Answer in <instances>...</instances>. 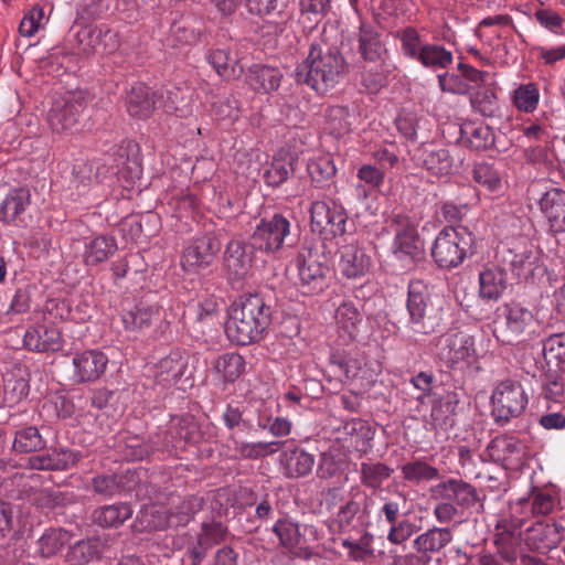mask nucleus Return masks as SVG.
<instances>
[{"label":"nucleus","mask_w":565,"mask_h":565,"mask_svg":"<svg viewBox=\"0 0 565 565\" xmlns=\"http://www.w3.org/2000/svg\"><path fill=\"white\" fill-rule=\"evenodd\" d=\"M522 523L519 521L518 524L513 525V529L502 526L501 523L497 525L499 531L494 535L493 544L495 546V553L507 564H514L521 556V539L514 531L521 527Z\"/></svg>","instance_id":"bb28decb"},{"label":"nucleus","mask_w":565,"mask_h":565,"mask_svg":"<svg viewBox=\"0 0 565 565\" xmlns=\"http://www.w3.org/2000/svg\"><path fill=\"white\" fill-rule=\"evenodd\" d=\"M359 53L366 62L382 60L386 52L385 44L381 40L377 30L370 23L361 22L358 32Z\"/></svg>","instance_id":"cd10ccee"},{"label":"nucleus","mask_w":565,"mask_h":565,"mask_svg":"<svg viewBox=\"0 0 565 565\" xmlns=\"http://www.w3.org/2000/svg\"><path fill=\"white\" fill-rule=\"evenodd\" d=\"M169 512L154 505L145 507L139 515L138 522L146 531H158L170 527Z\"/></svg>","instance_id":"5fc2aeb1"},{"label":"nucleus","mask_w":565,"mask_h":565,"mask_svg":"<svg viewBox=\"0 0 565 565\" xmlns=\"http://www.w3.org/2000/svg\"><path fill=\"white\" fill-rule=\"evenodd\" d=\"M190 93L188 89L174 87L166 90V111H175L179 116H185L189 113Z\"/></svg>","instance_id":"052dcab7"},{"label":"nucleus","mask_w":565,"mask_h":565,"mask_svg":"<svg viewBox=\"0 0 565 565\" xmlns=\"http://www.w3.org/2000/svg\"><path fill=\"white\" fill-rule=\"evenodd\" d=\"M209 63L226 81L237 79L243 74V66L226 50H213L207 55Z\"/></svg>","instance_id":"4c0bfd02"},{"label":"nucleus","mask_w":565,"mask_h":565,"mask_svg":"<svg viewBox=\"0 0 565 565\" xmlns=\"http://www.w3.org/2000/svg\"><path fill=\"white\" fill-rule=\"evenodd\" d=\"M454 540L452 530L449 527H437L426 530L413 541V547L417 553L429 555L439 553Z\"/></svg>","instance_id":"c756f323"},{"label":"nucleus","mask_w":565,"mask_h":565,"mask_svg":"<svg viewBox=\"0 0 565 565\" xmlns=\"http://www.w3.org/2000/svg\"><path fill=\"white\" fill-rule=\"evenodd\" d=\"M471 105L482 116L492 117L498 110V98L492 89L486 88L473 95Z\"/></svg>","instance_id":"0e129e2a"},{"label":"nucleus","mask_w":565,"mask_h":565,"mask_svg":"<svg viewBox=\"0 0 565 565\" xmlns=\"http://www.w3.org/2000/svg\"><path fill=\"white\" fill-rule=\"evenodd\" d=\"M339 253V268L347 278L356 279L370 270L371 258L360 246L347 244L340 248Z\"/></svg>","instance_id":"aec40b11"},{"label":"nucleus","mask_w":565,"mask_h":565,"mask_svg":"<svg viewBox=\"0 0 565 565\" xmlns=\"http://www.w3.org/2000/svg\"><path fill=\"white\" fill-rule=\"evenodd\" d=\"M188 354L173 351L161 359L156 365V379L159 383L174 384L181 380L188 371Z\"/></svg>","instance_id":"c85d7f7f"},{"label":"nucleus","mask_w":565,"mask_h":565,"mask_svg":"<svg viewBox=\"0 0 565 565\" xmlns=\"http://www.w3.org/2000/svg\"><path fill=\"white\" fill-rule=\"evenodd\" d=\"M436 500H447L459 509L467 510L475 507L480 498L477 489L462 479L449 478L430 488Z\"/></svg>","instance_id":"2eb2a0df"},{"label":"nucleus","mask_w":565,"mask_h":565,"mask_svg":"<svg viewBox=\"0 0 565 565\" xmlns=\"http://www.w3.org/2000/svg\"><path fill=\"white\" fill-rule=\"evenodd\" d=\"M30 204V192L18 188L11 190L0 202V222L10 224L19 218Z\"/></svg>","instance_id":"72a5a7b5"},{"label":"nucleus","mask_w":565,"mask_h":565,"mask_svg":"<svg viewBox=\"0 0 565 565\" xmlns=\"http://www.w3.org/2000/svg\"><path fill=\"white\" fill-rule=\"evenodd\" d=\"M493 333L502 343H519L533 332V313L519 303H505L497 309Z\"/></svg>","instance_id":"39448f33"},{"label":"nucleus","mask_w":565,"mask_h":565,"mask_svg":"<svg viewBox=\"0 0 565 565\" xmlns=\"http://www.w3.org/2000/svg\"><path fill=\"white\" fill-rule=\"evenodd\" d=\"M45 447V439L35 426L23 427L15 431L13 449L28 454L39 451Z\"/></svg>","instance_id":"a18cd8bd"},{"label":"nucleus","mask_w":565,"mask_h":565,"mask_svg":"<svg viewBox=\"0 0 565 565\" xmlns=\"http://www.w3.org/2000/svg\"><path fill=\"white\" fill-rule=\"evenodd\" d=\"M118 249L115 237L99 235L85 243L82 254L83 262L87 266H96L108 260Z\"/></svg>","instance_id":"7c9ffc66"},{"label":"nucleus","mask_w":565,"mask_h":565,"mask_svg":"<svg viewBox=\"0 0 565 565\" xmlns=\"http://www.w3.org/2000/svg\"><path fill=\"white\" fill-rule=\"evenodd\" d=\"M228 447L234 450L235 456L242 459H258L274 450H269V447L275 443H245L238 440L234 435L227 439Z\"/></svg>","instance_id":"09e8293b"},{"label":"nucleus","mask_w":565,"mask_h":565,"mask_svg":"<svg viewBox=\"0 0 565 565\" xmlns=\"http://www.w3.org/2000/svg\"><path fill=\"white\" fill-rule=\"evenodd\" d=\"M253 266L252 246L232 239L226 244L224 250V267L232 281H241L247 277Z\"/></svg>","instance_id":"a211bd4d"},{"label":"nucleus","mask_w":565,"mask_h":565,"mask_svg":"<svg viewBox=\"0 0 565 565\" xmlns=\"http://www.w3.org/2000/svg\"><path fill=\"white\" fill-rule=\"evenodd\" d=\"M394 469L380 461L362 462L360 466L361 483L367 489L379 490L388 480Z\"/></svg>","instance_id":"58836bf2"},{"label":"nucleus","mask_w":565,"mask_h":565,"mask_svg":"<svg viewBox=\"0 0 565 565\" xmlns=\"http://www.w3.org/2000/svg\"><path fill=\"white\" fill-rule=\"evenodd\" d=\"M23 342L29 350L38 352H56L63 347L61 331L46 326L28 329L23 337Z\"/></svg>","instance_id":"4be33fe9"},{"label":"nucleus","mask_w":565,"mask_h":565,"mask_svg":"<svg viewBox=\"0 0 565 565\" xmlns=\"http://www.w3.org/2000/svg\"><path fill=\"white\" fill-rule=\"evenodd\" d=\"M156 108L154 93L143 84L134 85L126 95L127 113L137 119H146Z\"/></svg>","instance_id":"393cba45"},{"label":"nucleus","mask_w":565,"mask_h":565,"mask_svg":"<svg viewBox=\"0 0 565 565\" xmlns=\"http://www.w3.org/2000/svg\"><path fill=\"white\" fill-rule=\"evenodd\" d=\"M479 284L482 299L498 300L507 288V273L497 266L487 267L479 274Z\"/></svg>","instance_id":"2f4dec72"},{"label":"nucleus","mask_w":565,"mask_h":565,"mask_svg":"<svg viewBox=\"0 0 565 565\" xmlns=\"http://www.w3.org/2000/svg\"><path fill=\"white\" fill-rule=\"evenodd\" d=\"M374 536L365 532L358 541L345 539L341 545L347 550V558L352 562H364L374 556Z\"/></svg>","instance_id":"de8ad7c7"},{"label":"nucleus","mask_w":565,"mask_h":565,"mask_svg":"<svg viewBox=\"0 0 565 565\" xmlns=\"http://www.w3.org/2000/svg\"><path fill=\"white\" fill-rule=\"evenodd\" d=\"M212 224H205V232L195 236L182 254V266L188 271H198L211 266L220 249L221 242L216 237Z\"/></svg>","instance_id":"9b49d317"},{"label":"nucleus","mask_w":565,"mask_h":565,"mask_svg":"<svg viewBox=\"0 0 565 565\" xmlns=\"http://www.w3.org/2000/svg\"><path fill=\"white\" fill-rule=\"evenodd\" d=\"M461 135L466 136L469 146L476 150H484L493 145L492 129L486 125L467 124L461 127Z\"/></svg>","instance_id":"864d4df0"},{"label":"nucleus","mask_w":565,"mask_h":565,"mask_svg":"<svg viewBox=\"0 0 565 565\" xmlns=\"http://www.w3.org/2000/svg\"><path fill=\"white\" fill-rule=\"evenodd\" d=\"M273 321V307L263 296H241L230 308L225 323L227 338L239 345L259 341Z\"/></svg>","instance_id":"f257e3e1"},{"label":"nucleus","mask_w":565,"mask_h":565,"mask_svg":"<svg viewBox=\"0 0 565 565\" xmlns=\"http://www.w3.org/2000/svg\"><path fill=\"white\" fill-rule=\"evenodd\" d=\"M407 311L408 326L415 333L430 334L439 326V317L430 301L428 286L423 280L414 279L409 282Z\"/></svg>","instance_id":"423d86ee"},{"label":"nucleus","mask_w":565,"mask_h":565,"mask_svg":"<svg viewBox=\"0 0 565 565\" xmlns=\"http://www.w3.org/2000/svg\"><path fill=\"white\" fill-rule=\"evenodd\" d=\"M546 370L565 373V333L552 334L543 341Z\"/></svg>","instance_id":"c9c22d12"},{"label":"nucleus","mask_w":565,"mask_h":565,"mask_svg":"<svg viewBox=\"0 0 565 565\" xmlns=\"http://www.w3.org/2000/svg\"><path fill=\"white\" fill-rule=\"evenodd\" d=\"M203 501L198 497L184 499L168 514L170 519V527H179L186 525L195 513L202 509Z\"/></svg>","instance_id":"8fccbe9b"},{"label":"nucleus","mask_w":565,"mask_h":565,"mask_svg":"<svg viewBox=\"0 0 565 565\" xmlns=\"http://www.w3.org/2000/svg\"><path fill=\"white\" fill-rule=\"evenodd\" d=\"M71 540V534L63 529L51 527L38 540V552L42 557L56 555Z\"/></svg>","instance_id":"79ce46f5"},{"label":"nucleus","mask_w":565,"mask_h":565,"mask_svg":"<svg viewBox=\"0 0 565 565\" xmlns=\"http://www.w3.org/2000/svg\"><path fill=\"white\" fill-rule=\"evenodd\" d=\"M102 555L100 543L96 539L82 540L76 542L66 554L68 563L86 565L98 559Z\"/></svg>","instance_id":"37998d69"},{"label":"nucleus","mask_w":565,"mask_h":565,"mask_svg":"<svg viewBox=\"0 0 565 565\" xmlns=\"http://www.w3.org/2000/svg\"><path fill=\"white\" fill-rule=\"evenodd\" d=\"M132 515L131 507L127 503H115L95 509L92 521L103 527H118Z\"/></svg>","instance_id":"e433bc0d"},{"label":"nucleus","mask_w":565,"mask_h":565,"mask_svg":"<svg viewBox=\"0 0 565 565\" xmlns=\"http://www.w3.org/2000/svg\"><path fill=\"white\" fill-rule=\"evenodd\" d=\"M475 253V236L466 226H447L435 238L431 256L440 268L458 267Z\"/></svg>","instance_id":"20e7f679"},{"label":"nucleus","mask_w":565,"mask_h":565,"mask_svg":"<svg viewBox=\"0 0 565 565\" xmlns=\"http://www.w3.org/2000/svg\"><path fill=\"white\" fill-rule=\"evenodd\" d=\"M227 526L222 522H203L200 531L188 542L183 554V565H202L209 552L226 540Z\"/></svg>","instance_id":"9d476101"},{"label":"nucleus","mask_w":565,"mask_h":565,"mask_svg":"<svg viewBox=\"0 0 565 565\" xmlns=\"http://www.w3.org/2000/svg\"><path fill=\"white\" fill-rule=\"evenodd\" d=\"M540 100V92L534 83L523 84L513 92L514 106L524 113H533Z\"/></svg>","instance_id":"4d7b16f0"},{"label":"nucleus","mask_w":565,"mask_h":565,"mask_svg":"<svg viewBox=\"0 0 565 565\" xmlns=\"http://www.w3.org/2000/svg\"><path fill=\"white\" fill-rule=\"evenodd\" d=\"M332 203V207L330 210L329 215L327 216V227L323 228V233L326 236H342L345 232V225L348 221V216L342 206Z\"/></svg>","instance_id":"69168bd1"},{"label":"nucleus","mask_w":565,"mask_h":565,"mask_svg":"<svg viewBox=\"0 0 565 565\" xmlns=\"http://www.w3.org/2000/svg\"><path fill=\"white\" fill-rule=\"evenodd\" d=\"M73 377L77 383H90L105 373L108 356L98 349L77 352L73 356Z\"/></svg>","instance_id":"f3484780"},{"label":"nucleus","mask_w":565,"mask_h":565,"mask_svg":"<svg viewBox=\"0 0 565 565\" xmlns=\"http://www.w3.org/2000/svg\"><path fill=\"white\" fill-rule=\"evenodd\" d=\"M296 159L291 156L274 158L264 173L267 185L277 188L287 181L296 171Z\"/></svg>","instance_id":"ea45409f"},{"label":"nucleus","mask_w":565,"mask_h":565,"mask_svg":"<svg viewBox=\"0 0 565 565\" xmlns=\"http://www.w3.org/2000/svg\"><path fill=\"white\" fill-rule=\"evenodd\" d=\"M81 457L79 451L54 449L49 454L30 457L29 465L36 470H67L75 466Z\"/></svg>","instance_id":"a878e982"},{"label":"nucleus","mask_w":565,"mask_h":565,"mask_svg":"<svg viewBox=\"0 0 565 565\" xmlns=\"http://www.w3.org/2000/svg\"><path fill=\"white\" fill-rule=\"evenodd\" d=\"M391 225L395 232L394 252L412 259L420 258L424 247L411 218L404 214H394Z\"/></svg>","instance_id":"dca6fc26"},{"label":"nucleus","mask_w":565,"mask_h":565,"mask_svg":"<svg viewBox=\"0 0 565 565\" xmlns=\"http://www.w3.org/2000/svg\"><path fill=\"white\" fill-rule=\"evenodd\" d=\"M281 463L287 477L299 478L311 472L316 460L313 455L301 448H295L284 452Z\"/></svg>","instance_id":"f704fd0d"},{"label":"nucleus","mask_w":565,"mask_h":565,"mask_svg":"<svg viewBox=\"0 0 565 565\" xmlns=\"http://www.w3.org/2000/svg\"><path fill=\"white\" fill-rule=\"evenodd\" d=\"M415 157L431 175H448L452 170L454 160L448 149L425 145L417 149Z\"/></svg>","instance_id":"412c9836"},{"label":"nucleus","mask_w":565,"mask_h":565,"mask_svg":"<svg viewBox=\"0 0 565 565\" xmlns=\"http://www.w3.org/2000/svg\"><path fill=\"white\" fill-rule=\"evenodd\" d=\"M487 451L492 461L513 466L522 462L524 446L513 436L501 435L490 441Z\"/></svg>","instance_id":"6ab92c4d"},{"label":"nucleus","mask_w":565,"mask_h":565,"mask_svg":"<svg viewBox=\"0 0 565 565\" xmlns=\"http://www.w3.org/2000/svg\"><path fill=\"white\" fill-rule=\"evenodd\" d=\"M282 78L281 72L267 65H253L247 73V82L256 92L269 93L278 89Z\"/></svg>","instance_id":"473e14b6"},{"label":"nucleus","mask_w":565,"mask_h":565,"mask_svg":"<svg viewBox=\"0 0 565 565\" xmlns=\"http://www.w3.org/2000/svg\"><path fill=\"white\" fill-rule=\"evenodd\" d=\"M273 532L277 535L280 546L291 550L300 543L301 534L298 523L289 519H279L273 526Z\"/></svg>","instance_id":"6e6d98bb"},{"label":"nucleus","mask_w":565,"mask_h":565,"mask_svg":"<svg viewBox=\"0 0 565 565\" xmlns=\"http://www.w3.org/2000/svg\"><path fill=\"white\" fill-rule=\"evenodd\" d=\"M87 105L88 98L84 92L68 93L57 97L47 111V124L55 132L77 130Z\"/></svg>","instance_id":"0eeeda50"},{"label":"nucleus","mask_w":565,"mask_h":565,"mask_svg":"<svg viewBox=\"0 0 565 565\" xmlns=\"http://www.w3.org/2000/svg\"><path fill=\"white\" fill-rule=\"evenodd\" d=\"M214 369L221 373L225 381L234 382L245 370V360L238 353H225L217 358Z\"/></svg>","instance_id":"3c124183"},{"label":"nucleus","mask_w":565,"mask_h":565,"mask_svg":"<svg viewBox=\"0 0 565 565\" xmlns=\"http://www.w3.org/2000/svg\"><path fill=\"white\" fill-rule=\"evenodd\" d=\"M289 220L282 214L276 213L270 218H263L255 227L252 235L253 247L267 254H275L285 246L291 245Z\"/></svg>","instance_id":"1a4fd4ad"},{"label":"nucleus","mask_w":565,"mask_h":565,"mask_svg":"<svg viewBox=\"0 0 565 565\" xmlns=\"http://www.w3.org/2000/svg\"><path fill=\"white\" fill-rule=\"evenodd\" d=\"M29 382L24 377L10 375L4 380V399L13 405L22 401L29 394Z\"/></svg>","instance_id":"e2e57ef3"},{"label":"nucleus","mask_w":565,"mask_h":565,"mask_svg":"<svg viewBox=\"0 0 565 565\" xmlns=\"http://www.w3.org/2000/svg\"><path fill=\"white\" fill-rule=\"evenodd\" d=\"M332 203V207L330 210L329 215L327 216V227L323 228V233L326 236H342L345 232V225L348 221V216L342 206Z\"/></svg>","instance_id":"338daca9"},{"label":"nucleus","mask_w":565,"mask_h":565,"mask_svg":"<svg viewBox=\"0 0 565 565\" xmlns=\"http://www.w3.org/2000/svg\"><path fill=\"white\" fill-rule=\"evenodd\" d=\"M526 544L540 553H546L565 537V518L539 521L526 529Z\"/></svg>","instance_id":"ddd939ff"},{"label":"nucleus","mask_w":565,"mask_h":565,"mask_svg":"<svg viewBox=\"0 0 565 565\" xmlns=\"http://www.w3.org/2000/svg\"><path fill=\"white\" fill-rule=\"evenodd\" d=\"M338 324L344 329L350 337H354L358 324L362 321V315L350 302H343L335 311Z\"/></svg>","instance_id":"bf43d9fd"},{"label":"nucleus","mask_w":565,"mask_h":565,"mask_svg":"<svg viewBox=\"0 0 565 565\" xmlns=\"http://www.w3.org/2000/svg\"><path fill=\"white\" fill-rule=\"evenodd\" d=\"M354 116L345 106H332L326 113V129L340 137L348 134L353 125Z\"/></svg>","instance_id":"c03bdc74"},{"label":"nucleus","mask_w":565,"mask_h":565,"mask_svg":"<svg viewBox=\"0 0 565 565\" xmlns=\"http://www.w3.org/2000/svg\"><path fill=\"white\" fill-rule=\"evenodd\" d=\"M162 319L158 307L136 306L131 310L124 311L121 321L125 330L134 333H145Z\"/></svg>","instance_id":"b1692460"},{"label":"nucleus","mask_w":565,"mask_h":565,"mask_svg":"<svg viewBox=\"0 0 565 565\" xmlns=\"http://www.w3.org/2000/svg\"><path fill=\"white\" fill-rule=\"evenodd\" d=\"M416 61L425 67L446 68L452 63V54L440 45L425 44Z\"/></svg>","instance_id":"603ef678"},{"label":"nucleus","mask_w":565,"mask_h":565,"mask_svg":"<svg viewBox=\"0 0 565 565\" xmlns=\"http://www.w3.org/2000/svg\"><path fill=\"white\" fill-rule=\"evenodd\" d=\"M394 38L401 41L402 53L413 60L420 56V51L424 47L417 30L413 26H407L401 31H396Z\"/></svg>","instance_id":"13d9d810"},{"label":"nucleus","mask_w":565,"mask_h":565,"mask_svg":"<svg viewBox=\"0 0 565 565\" xmlns=\"http://www.w3.org/2000/svg\"><path fill=\"white\" fill-rule=\"evenodd\" d=\"M491 402L494 422L505 425L524 412L529 397L519 381L504 380L493 390Z\"/></svg>","instance_id":"6e6552de"},{"label":"nucleus","mask_w":565,"mask_h":565,"mask_svg":"<svg viewBox=\"0 0 565 565\" xmlns=\"http://www.w3.org/2000/svg\"><path fill=\"white\" fill-rule=\"evenodd\" d=\"M345 72L347 63L339 51L312 43L307 58L297 67L295 78L324 94L340 82Z\"/></svg>","instance_id":"f03ea898"},{"label":"nucleus","mask_w":565,"mask_h":565,"mask_svg":"<svg viewBox=\"0 0 565 565\" xmlns=\"http://www.w3.org/2000/svg\"><path fill=\"white\" fill-rule=\"evenodd\" d=\"M120 452L126 460H142L153 450L154 446L139 435H127L119 444Z\"/></svg>","instance_id":"49530a36"},{"label":"nucleus","mask_w":565,"mask_h":565,"mask_svg":"<svg viewBox=\"0 0 565 565\" xmlns=\"http://www.w3.org/2000/svg\"><path fill=\"white\" fill-rule=\"evenodd\" d=\"M77 42L85 55L93 53L110 54L120 45L119 35L107 26L87 25L77 32Z\"/></svg>","instance_id":"4468645a"},{"label":"nucleus","mask_w":565,"mask_h":565,"mask_svg":"<svg viewBox=\"0 0 565 565\" xmlns=\"http://www.w3.org/2000/svg\"><path fill=\"white\" fill-rule=\"evenodd\" d=\"M540 207L556 233L565 232V191L558 188L547 190L540 200Z\"/></svg>","instance_id":"5701e85b"},{"label":"nucleus","mask_w":565,"mask_h":565,"mask_svg":"<svg viewBox=\"0 0 565 565\" xmlns=\"http://www.w3.org/2000/svg\"><path fill=\"white\" fill-rule=\"evenodd\" d=\"M403 479L407 482L419 484L439 479V470L424 460L416 459L401 466Z\"/></svg>","instance_id":"a19ab883"},{"label":"nucleus","mask_w":565,"mask_h":565,"mask_svg":"<svg viewBox=\"0 0 565 565\" xmlns=\"http://www.w3.org/2000/svg\"><path fill=\"white\" fill-rule=\"evenodd\" d=\"M307 170L315 182L329 180L335 174V166L329 156H321L310 160L307 164Z\"/></svg>","instance_id":"680f3d73"},{"label":"nucleus","mask_w":565,"mask_h":565,"mask_svg":"<svg viewBox=\"0 0 565 565\" xmlns=\"http://www.w3.org/2000/svg\"><path fill=\"white\" fill-rule=\"evenodd\" d=\"M437 347L440 360L451 369L461 363L470 364L478 358L475 339L466 332L445 333L439 338Z\"/></svg>","instance_id":"f8f14e48"},{"label":"nucleus","mask_w":565,"mask_h":565,"mask_svg":"<svg viewBox=\"0 0 565 565\" xmlns=\"http://www.w3.org/2000/svg\"><path fill=\"white\" fill-rule=\"evenodd\" d=\"M332 203V207L330 210L329 215L327 216V227L323 228V233L326 236H342L345 232V225L348 221V216L342 206Z\"/></svg>","instance_id":"774afa93"},{"label":"nucleus","mask_w":565,"mask_h":565,"mask_svg":"<svg viewBox=\"0 0 565 565\" xmlns=\"http://www.w3.org/2000/svg\"><path fill=\"white\" fill-rule=\"evenodd\" d=\"M299 285L303 294L317 295L329 286L331 269L321 245L313 238H306L296 259Z\"/></svg>","instance_id":"7ed1b4c3"}]
</instances>
